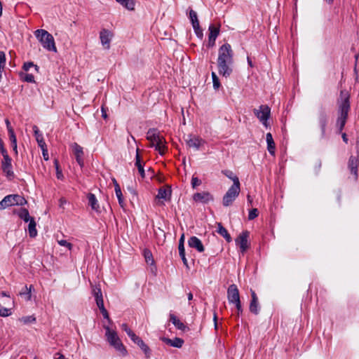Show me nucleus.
<instances>
[{
    "instance_id": "f257e3e1",
    "label": "nucleus",
    "mask_w": 359,
    "mask_h": 359,
    "mask_svg": "<svg viewBox=\"0 0 359 359\" xmlns=\"http://www.w3.org/2000/svg\"><path fill=\"white\" fill-rule=\"evenodd\" d=\"M337 118L336 126L341 133L346 125L348 119V112L351 109L350 95L346 90L340 91L339 97L337 100Z\"/></svg>"
},
{
    "instance_id": "f03ea898",
    "label": "nucleus",
    "mask_w": 359,
    "mask_h": 359,
    "mask_svg": "<svg viewBox=\"0 0 359 359\" xmlns=\"http://www.w3.org/2000/svg\"><path fill=\"white\" fill-rule=\"evenodd\" d=\"M104 329L106 330L105 335L109 344L117 351L120 352L122 355H126L128 353L127 350L118 337L117 333L111 330L108 326H104Z\"/></svg>"
},
{
    "instance_id": "7ed1b4c3",
    "label": "nucleus",
    "mask_w": 359,
    "mask_h": 359,
    "mask_svg": "<svg viewBox=\"0 0 359 359\" xmlns=\"http://www.w3.org/2000/svg\"><path fill=\"white\" fill-rule=\"evenodd\" d=\"M27 203L25 198L18 194H11L5 196L0 201V210H4L13 205H23Z\"/></svg>"
},
{
    "instance_id": "20e7f679",
    "label": "nucleus",
    "mask_w": 359,
    "mask_h": 359,
    "mask_svg": "<svg viewBox=\"0 0 359 359\" xmlns=\"http://www.w3.org/2000/svg\"><path fill=\"white\" fill-rule=\"evenodd\" d=\"M240 191L241 186H238L236 183L232 184L223 196L222 205L224 207L230 206L238 196Z\"/></svg>"
},
{
    "instance_id": "39448f33",
    "label": "nucleus",
    "mask_w": 359,
    "mask_h": 359,
    "mask_svg": "<svg viewBox=\"0 0 359 359\" xmlns=\"http://www.w3.org/2000/svg\"><path fill=\"white\" fill-rule=\"evenodd\" d=\"M253 112L264 126H269L268 121L271 116V109L268 105L262 104L258 109H254Z\"/></svg>"
},
{
    "instance_id": "423d86ee",
    "label": "nucleus",
    "mask_w": 359,
    "mask_h": 359,
    "mask_svg": "<svg viewBox=\"0 0 359 359\" xmlns=\"http://www.w3.org/2000/svg\"><path fill=\"white\" fill-rule=\"evenodd\" d=\"M328 120L329 116L326 109L323 106H321L318 112V123L321 130V138H324L325 137Z\"/></svg>"
},
{
    "instance_id": "0eeeda50",
    "label": "nucleus",
    "mask_w": 359,
    "mask_h": 359,
    "mask_svg": "<svg viewBox=\"0 0 359 359\" xmlns=\"http://www.w3.org/2000/svg\"><path fill=\"white\" fill-rule=\"evenodd\" d=\"M233 53L229 43H224L219 48L217 61H233Z\"/></svg>"
},
{
    "instance_id": "6e6552de",
    "label": "nucleus",
    "mask_w": 359,
    "mask_h": 359,
    "mask_svg": "<svg viewBox=\"0 0 359 359\" xmlns=\"http://www.w3.org/2000/svg\"><path fill=\"white\" fill-rule=\"evenodd\" d=\"M31 67H34V70L38 72L39 67L37 65H35L32 62H27L24 63L22 69L25 72H21L20 73V76L21 79L23 81L28 82V83H34V75L32 74H29L27 72L29 70Z\"/></svg>"
},
{
    "instance_id": "1a4fd4ad",
    "label": "nucleus",
    "mask_w": 359,
    "mask_h": 359,
    "mask_svg": "<svg viewBox=\"0 0 359 359\" xmlns=\"http://www.w3.org/2000/svg\"><path fill=\"white\" fill-rule=\"evenodd\" d=\"M233 61H217L218 73L226 78L229 77L233 72Z\"/></svg>"
},
{
    "instance_id": "9d476101",
    "label": "nucleus",
    "mask_w": 359,
    "mask_h": 359,
    "mask_svg": "<svg viewBox=\"0 0 359 359\" xmlns=\"http://www.w3.org/2000/svg\"><path fill=\"white\" fill-rule=\"evenodd\" d=\"M250 233L248 231H244L239 234L236 238L235 243L239 247L241 252L243 254L248 249V237Z\"/></svg>"
},
{
    "instance_id": "9b49d317",
    "label": "nucleus",
    "mask_w": 359,
    "mask_h": 359,
    "mask_svg": "<svg viewBox=\"0 0 359 359\" xmlns=\"http://www.w3.org/2000/svg\"><path fill=\"white\" fill-rule=\"evenodd\" d=\"M113 37V33L107 29H102L100 32V42L104 49L110 48V42Z\"/></svg>"
},
{
    "instance_id": "f8f14e48",
    "label": "nucleus",
    "mask_w": 359,
    "mask_h": 359,
    "mask_svg": "<svg viewBox=\"0 0 359 359\" xmlns=\"http://www.w3.org/2000/svg\"><path fill=\"white\" fill-rule=\"evenodd\" d=\"M227 299L229 304H235L240 302V294L237 286L235 284H231L227 289Z\"/></svg>"
},
{
    "instance_id": "ddd939ff",
    "label": "nucleus",
    "mask_w": 359,
    "mask_h": 359,
    "mask_svg": "<svg viewBox=\"0 0 359 359\" xmlns=\"http://www.w3.org/2000/svg\"><path fill=\"white\" fill-rule=\"evenodd\" d=\"M164 137L161 135L156 128H149L147 133V139L151 142V147H153L158 142L161 141Z\"/></svg>"
},
{
    "instance_id": "4468645a",
    "label": "nucleus",
    "mask_w": 359,
    "mask_h": 359,
    "mask_svg": "<svg viewBox=\"0 0 359 359\" xmlns=\"http://www.w3.org/2000/svg\"><path fill=\"white\" fill-rule=\"evenodd\" d=\"M193 200L201 203H208L214 201L213 196L208 191L196 193L193 196Z\"/></svg>"
},
{
    "instance_id": "2eb2a0df",
    "label": "nucleus",
    "mask_w": 359,
    "mask_h": 359,
    "mask_svg": "<svg viewBox=\"0 0 359 359\" xmlns=\"http://www.w3.org/2000/svg\"><path fill=\"white\" fill-rule=\"evenodd\" d=\"M11 161L12 159L11 158H6V159H4L1 162V168L3 172L5 173L6 177L9 180H13L15 177V174L12 169Z\"/></svg>"
},
{
    "instance_id": "dca6fc26",
    "label": "nucleus",
    "mask_w": 359,
    "mask_h": 359,
    "mask_svg": "<svg viewBox=\"0 0 359 359\" xmlns=\"http://www.w3.org/2000/svg\"><path fill=\"white\" fill-rule=\"evenodd\" d=\"M358 159L353 156H351L348 161V168L351 175L354 177V181L358 180Z\"/></svg>"
},
{
    "instance_id": "f3484780",
    "label": "nucleus",
    "mask_w": 359,
    "mask_h": 359,
    "mask_svg": "<svg viewBox=\"0 0 359 359\" xmlns=\"http://www.w3.org/2000/svg\"><path fill=\"white\" fill-rule=\"evenodd\" d=\"M32 130L36 141L41 149L42 155L45 158V142L43 141V133L35 125L32 126Z\"/></svg>"
},
{
    "instance_id": "a211bd4d",
    "label": "nucleus",
    "mask_w": 359,
    "mask_h": 359,
    "mask_svg": "<svg viewBox=\"0 0 359 359\" xmlns=\"http://www.w3.org/2000/svg\"><path fill=\"white\" fill-rule=\"evenodd\" d=\"M186 142L189 147L194 148L196 150H198L205 144V141L202 138L191 135H188Z\"/></svg>"
},
{
    "instance_id": "6ab92c4d",
    "label": "nucleus",
    "mask_w": 359,
    "mask_h": 359,
    "mask_svg": "<svg viewBox=\"0 0 359 359\" xmlns=\"http://www.w3.org/2000/svg\"><path fill=\"white\" fill-rule=\"evenodd\" d=\"M72 147L73 153L75 156L76 162L81 168L83 167L84 161L83 159V148L76 142L72 144Z\"/></svg>"
},
{
    "instance_id": "aec40b11",
    "label": "nucleus",
    "mask_w": 359,
    "mask_h": 359,
    "mask_svg": "<svg viewBox=\"0 0 359 359\" xmlns=\"http://www.w3.org/2000/svg\"><path fill=\"white\" fill-rule=\"evenodd\" d=\"M188 244L190 248H195L199 252H203L205 250L201 241L196 236L190 237L188 240Z\"/></svg>"
},
{
    "instance_id": "412c9836",
    "label": "nucleus",
    "mask_w": 359,
    "mask_h": 359,
    "mask_svg": "<svg viewBox=\"0 0 359 359\" xmlns=\"http://www.w3.org/2000/svg\"><path fill=\"white\" fill-rule=\"evenodd\" d=\"M134 343H135L145 353L147 357H149L150 355V348L149 346L143 341V340L134 334L133 337L130 338Z\"/></svg>"
},
{
    "instance_id": "4be33fe9",
    "label": "nucleus",
    "mask_w": 359,
    "mask_h": 359,
    "mask_svg": "<svg viewBox=\"0 0 359 359\" xmlns=\"http://www.w3.org/2000/svg\"><path fill=\"white\" fill-rule=\"evenodd\" d=\"M249 309L251 313H252L255 315L258 314L259 311L258 298L257 297L255 292L252 290H251V301L250 303Z\"/></svg>"
},
{
    "instance_id": "5701e85b",
    "label": "nucleus",
    "mask_w": 359,
    "mask_h": 359,
    "mask_svg": "<svg viewBox=\"0 0 359 359\" xmlns=\"http://www.w3.org/2000/svg\"><path fill=\"white\" fill-rule=\"evenodd\" d=\"M162 341L166 344L175 348H181L184 344V340L179 337H175L172 339L164 337L162 339Z\"/></svg>"
},
{
    "instance_id": "b1692460",
    "label": "nucleus",
    "mask_w": 359,
    "mask_h": 359,
    "mask_svg": "<svg viewBox=\"0 0 359 359\" xmlns=\"http://www.w3.org/2000/svg\"><path fill=\"white\" fill-rule=\"evenodd\" d=\"M184 234L182 235L181 238H180V241H179V246H178V250H179V254H180V256L183 262V264L187 266L188 267V262H187V259L186 258V256H185V250H184Z\"/></svg>"
},
{
    "instance_id": "393cba45",
    "label": "nucleus",
    "mask_w": 359,
    "mask_h": 359,
    "mask_svg": "<svg viewBox=\"0 0 359 359\" xmlns=\"http://www.w3.org/2000/svg\"><path fill=\"white\" fill-rule=\"evenodd\" d=\"M46 50L57 53L55 42L52 34L46 31Z\"/></svg>"
},
{
    "instance_id": "a878e982",
    "label": "nucleus",
    "mask_w": 359,
    "mask_h": 359,
    "mask_svg": "<svg viewBox=\"0 0 359 359\" xmlns=\"http://www.w3.org/2000/svg\"><path fill=\"white\" fill-rule=\"evenodd\" d=\"M144 163L141 160V157L139 154V149H137L136 156H135V165L137 168L139 173L140 174L142 178L145 177V171L144 169Z\"/></svg>"
},
{
    "instance_id": "bb28decb",
    "label": "nucleus",
    "mask_w": 359,
    "mask_h": 359,
    "mask_svg": "<svg viewBox=\"0 0 359 359\" xmlns=\"http://www.w3.org/2000/svg\"><path fill=\"white\" fill-rule=\"evenodd\" d=\"M170 321L175 325V327L182 331H185L187 327L181 322L173 313H170Z\"/></svg>"
},
{
    "instance_id": "cd10ccee",
    "label": "nucleus",
    "mask_w": 359,
    "mask_h": 359,
    "mask_svg": "<svg viewBox=\"0 0 359 359\" xmlns=\"http://www.w3.org/2000/svg\"><path fill=\"white\" fill-rule=\"evenodd\" d=\"M266 140L267 143V149L271 155L275 154L276 145L272 135L270 133H266Z\"/></svg>"
},
{
    "instance_id": "c85d7f7f",
    "label": "nucleus",
    "mask_w": 359,
    "mask_h": 359,
    "mask_svg": "<svg viewBox=\"0 0 359 359\" xmlns=\"http://www.w3.org/2000/svg\"><path fill=\"white\" fill-rule=\"evenodd\" d=\"M87 198L88 200V205L91 207V208L95 211H98L100 209V205L95 195L94 194L89 193L87 195Z\"/></svg>"
},
{
    "instance_id": "c756f323",
    "label": "nucleus",
    "mask_w": 359,
    "mask_h": 359,
    "mask_svg": "<svg viewBox=\"0 0 359 359\" xmlns=\"http://www.w3.org/2000/svg\"><path fill=\"white\" fill-rule=\"evenodd\" d=\"M217 232L223 238H225L226 242L230 243L232 241V238L230 234L228 233L227 230L222 226L221 223H218L217 224Z\"/></svg>"
},
{
    "instance_id": "7c9ffc66",
    "label": "nucleus",
    "mask_w": 359,
    "mask_h": 359,
    "mask_svg": "<svg viewBox=\"0 0 359 359\" xmlns=\"http://www.w3.org/2000/svg\"><path fill=\"white\" fill-rule=\"evenodd\" d=\"M208 36L217 39L219 34L220 24H218L217 26L213 24H210L208 27Z\"/></svg>"
},
{
    "instance_id": "2f4dec72",
    "label": "nucleus",
    "mask_w": 359,
    "mask_h": 359,
    "mask_svg": "<svg viewBox=\"0 0 359 359\" xmlns=\"http://www.w3.org/2000/svg\"><path fill=\"white\" fill-rule=\"evenodd\" d=\"M114 182L115 193H116V196L118 198V203L121 207H123L124 200H123L121 187L118 185V184L117 183V182L116 181V180H114Z\"/></svg>"
},
{
    "instance_id": "473e14b6",
    "label": "nucleus",
    "mask_w": 359,
    "mask_h": 359,
    "mask_svg": "<svg viewBox=\"0 0 359 359\" xmlns=\"http://www.w3.org/2000/svg\"><path fill=\"white\" fill-rule=\"evenodd\" d=\"M222 173L229 179L233 181V184H235L236 183L238 186H241L238 177L234 175L233 171L230 170H222Z\"/></svg>"
},
{
    "instance_id": "72a5a7b5",
    "label": "nucleus",
    "mask_w": 359,
    "mask_h": 359,
    "mask_svg": "<svg viewBox=\"0 0 359 359\" xmlns=\"http://www.w3.org/2000/svg\"><path fill=\"white\" fill-rule=\"evenodd\" d=\"M171 196V189H165L160 188L158 191L157 198L160 199H164L165 201L170 200Z\"/></svg>"
},
{
    "instance_id": "f704fd0d",
    "label": "nucleus",
    "mask_w": 359,
    "mask_h": 359,
    "mask_svg": "<svg viewBox=\"0 0 359 359\" xmlns=\"http://www.w3.org/2000/svg\"><path fill=\"white\" fill-rule=\"evenodd\" d=\"M153 147L155 148L156 151H158L160 155H163L167 150L165 139L163 138L161 141L158 142Z\"/></svg>"
},
{
    "instance_id": "c9c22d12",
    "label": "nucleus",
    "mask_w": 359,
    "mask_h": 359,
    "mask_svg": "<svg viewBox=\"0 0 359 359\" xmlns=\"http://www.w3.org/2000/svg\"><path fill=\"white\" fill-rule=\"evenodd\" d=\"M32 288V285H30L29 287H28L27 285H25L22 290L20 292L19 294L20 297L24 298L26 301L31 299V290Z\"/></svg>"
},
{
    "instance_id": "e433bc0d",
    "label": "nucleus",
    "mask_w": 359,
    "mask_h": 359,
    "mask_svg": "<svg viewBox=\"0 0 359 359\" xmlns=\"http://www.w3.org/2000/svg\"><path fill=\"white\" fill-rule=\"evenodd\" d=\"M116 1L129 11L135 9V1L133 0H116Z\"/></svg>"
},
{
    "instance_id": "4c0bfd02",
    "label": "nucleus",
    "mask_w": 359,
    "mask_h": 359,
    "mask_svg": "<svg viewBox=\"0 0 359 359\" xmlns=\"http://www.w3.org/2000/svg\"><path fill=\"white\" fill-rule=\"evenodd\" d=\"M28 232L30 237L34 238L36 236V223L34 218H32L28 225Z\"/></svg>"
},
{
    "instance_id": "58836bf2",
    "label": "nucleus",
    "mask_w": 359,
    "mask_h": 359,
    "mask_svg": "<svg viewBox=\"0 0 359 359\" xmlns=\"http://www.w3.org/2000/svg\"><path fill=\"white\" fill-rule=\"evenodd\" d=\"M18 216L25 222L30 221L32 218L29 216V211L26 208H21L18 212Z\"/></svg>"
},
{
    "instance_id": "ea45409f",
    "label": "nucleus",
    "mask_w": 359,
    "mask_h": 359,
    "mask_svg": "<svg viewBox=\"0 0 359 359\" xmlns=\"http://www.w3.org/2000/svg\"><path fill=\"white\" fill-rule=\"evenodd\" d=\"M54 166L56 171V177L58 180H62L64 179V175L62 174V170L59 165L58 161L55 158L54 159Z\"/></svg>"
},
{
    "instance_id": "a19ab883",
    "label": "nucleus",
    "mask_w": 359,
    "mask_h": 359,
    "mask_svg": "<svg viewBox=\"0 0 359 359\" xmlns=\"http://www.w3.org/2000/svg\"><path fill=\"white\" fill-rule=\"evenodd\" d=\"M144 256L146 262L148 264L154 265V260L153 259V255L149 250H144Z\"/></svg>"
},
{
    "instance_id": "79ce46f5",
    "label": "nucleus",
    "mask_w": 359,
    "mask_h": 359,
    "mask_svg": "<svg viewBox=\"0 0 359 359\" xmlns=\"http://www.w3.org/2000/svg\"><path fill=\"white\" fill-rule=\"evenodd\" d=\"M189 17L191 20L192 27L194 25H199V21L198 20L197 13L194 10L191 9L189 11Z\"/></svg>"
},
{
    "instance_id": "37998d69",
    "label": "nucleus",
    "mask_w": 359,
    "mask_h": 359,
    "mask_svg": "<svg viewBox=\"0 0 359 359\" xmlns=\"http://www.w3.org/2000/svg\"><path fill=\"white\" fill-rule=\"evenodd\" d=\"M35 36L36 37L41 41L43 46L45 48V29H38L35 32Z\"/></svg>"
},
{
    "instance_id": "c03bdc74",
    "label": "nucleus",
    "mask_w": 359,
    "mask_h": 359,
    "mask_svg": "<svg viewBox=\"0 0 359 359\" xmlns=\"http://www.w3.org/2000/svg\"><path fill=\"white\" fill-rule=\"evenodd\" d=\"M212 79V83H213V88L217 90L220 86V82L218 76H217L216 73L212 72L211 74Z\"/></svg>"
},
{
    "instance_id": "a18cd8bd",
    "label": "nucleus",
    "mask_w": 359,
    "mask_h": 359,
    "mask_svg": "<svg viewBox=\"0 0 359 359\" xmlns=\"http://www.w3.org/2000/svg\"><path fill=\"white\" fill-rule=\"evenodd\" d=\"M193 29L196 36L201 40H202L203 38V29L200 27V25L193 26Z\"/></svg>"
},
{
    "instance_id": "49530a36",
    "label": "nucleus",
    "mask_w": 359,
    "mask_h": 359,
    "mask_svg": "<svg viewBox=\"0 0 359 359\" xmlns=\"http://www.w3.org/2000/svg\"><path fill=\"white\" fill-rule=\"evenodd\" d=\"M36 318L33 316H23L20 318V321L24 324H28L35 322Z\"/></svg>"
},
{
    "instance_id": "de8ad7c7",
    "label": "nucleus",
    "mask_w": 359,
    "mask_h": 359,
    "mask_svg": "<svg viewBox=\"0 0 359 359\" xmlns=\"http://www.w3.org/2000/svg\"><path fill=\"white\" fill-rule=\"evenodd\" d=\"M259 215L258 210L257 208H252L249 211L248 214V219L252 220L255 219Z\"/></svg>"
},
{
    "instance_id": "09e8293b",
    "label": "nucleus",
    "mask_w": 359,
    "mask_h": 359,
    "mask_svg": "<svg viewBox=\"0 0 359 359\" xmlns=\"http://www.w3.org/2000/svg\"><path fill=\"white\" fill-rule=\"evenodd\" d=\"M11 314L10 309L3 307L0 305V316L7 317Z\"/></svg>"
},
{
    "instance_id": "8fccbe9b",
    "label": "nucleus",
    "mask_w": 359,
    "mask_h": 359,
    "mask_svg": "<svg viewBox=\"0 0 359 359\" xmlns=\"http://www.w3.org/2000/svg\"><path fill=\"white\" fill-rule=\"evenodd\" d=\"M6 66V55L4 52L0 51V69H4Z\"/></svg>"
},
{
    "instance_id": "3c124183",
    "label": "nucleus",
    "mask_w": 359,
    "mask_h": 359,
    "mask_svg": "<svg viewBox=\"0 0 359 359\" xmlns=\"http://www.w3.org/2000/svg\"><path fill=\"white\" fill-rule=\"evenodd\" d=\"M93 294H94V297L95 298V300L96 299H103L102 297V291H101V289L100 288H95L93 290Z\"/></svg>"
},
{
    "instance_id": "603ef678",
    "label": "nucleus",
    "mask_w": 359,
    "mask_h": 359,
    "mask_svg": "<svg viewBox=\"0 0 359 359\" xmlns=\"http://www.w3.org/2000/svg\"><path fill=\"white\" fill-rule=\"evenodd\" d=\"M122 329L126 332L130 338L134 336L135 333L128 327L126 324L124 323L122 325Z\"/></svg>"
},
{
    "instance_id": "864d4df0",
    "label": "nucleus",
    "mask_w": 359,
    "mask_h": 359,
    "mask_svg": "<svg viewBox=\"0 0 359 359\" xmlns=\"http://www.w3.org/2000/svg\"><path fill=\"white\" fill-rule=\"evenodd\" d=\"M8 133H9V136H10V140H11V144L13 143L14 142H17L16 137H15V135L14 133V130L12 128V127H8Z\"/></svg>"
},
{
    "instance_id": "5fc2aeb1",
    "label": "nucleus",
    "mask_w": 359,
    "mask_h": 359,
    "mask_svg": "<svg viewBox=\"0 0 359 359\" xmlns=\"http://www.w3.org/2000/svg\"><path fill=\"white\" fill-rule=\"evenodd\" d=\"M201 184V181L196 177H192L191 179V185L192 187L194 189L196 187L199 186Z\"/></svg>"
},
{
    "instance_id": "6e6d98bb",
    "label": "nucleus",
    "mask_w": 359,
    "mask_h": 359,
    "mask_svg": "<svg viewBox=\"0 0 359 359\" xmlns=\"http://www.w3.org/2000/svg\"><path fill=\"white\" fill-rule=\"evenodd\" d=\"M57 242L61 246L67 247L69 250H71L72 248V244L67 242L66 240H60Z\"/></svg>"
},
{
    "instance_id": "4d7b16f0",
    "label": "nucleus",
    "mask_w": 359,
    "mask_h": 359,
    "mask_svg": "<svg viewBox=\"0 0 359 359\" xmlns=\"http://www.w3.org/2000/svg\"><path fill=\"white\" fill-rule=\"evenodd\" d=\"M233 304L235 305V306L236 308L237 315L238 316L241 315L243 313V309L241 301L238 302H236V303H235Z\"/></svg>"
},
{
    "instance_id": "13d9d810",
    "label": "nucleus",
    "mask_w": 359,
    "mask_h": 359,
    "mask_svg": "<svg viewBox=\"0 0 359 359\" xmlns=\"http://www.w3.org/2000/svg\"><path fill=\"white\" fill-rule=\"evenodd\" d=\"M215 41L216 38H212L210 36H208V47H213L215 45Z\"/></svg>"
},
{
    "instance_id": "bf43d9fd",
    "label": "nucleus",
    "mask_w": 359,
    "mask_h": 359,
    "mask_svg": "<svg viewBox=\"0 0 359 359\" xmlns=\"http://www.w3.org/2000/svg\"><path fill=\"white\" fill-rule=\"evenodd\" d=\"M100 312L102 313L104 318L105 319H109V313L105 308L100 309Z\"/></svg>"
},
{
    "instance_id": "052dcab7",
    "label": "nucleus",
    "mask_w": 359,
    "mask_h": 359,
    "mask_svg": "<svg viewBox=\"0 0 359 359\" xmlns=\"http://www.w3.org/2000/svg\"><path fill=\"white\" fill-rule=\"evenodd\" d=\"M0 151L4 157V159H6V158H10L4 147L0 148Z\"/></svg>"
},
{
    "instance_id": "680f3d73",
    "label": "nucleus",
    "mask_w": 359,
    "mask_h": 359,
    "mask_svg": "<svg viewBox=\"0 0 359 359\" xmlns=\"http://www.w3.org/2000/svg\"><path fill=\"white\" fill-rule=\"evenodd\" d=\"M0 151L4 157V159H6V158H10L4 147L0 148Z\"/></svg>"
},
{
    "instance_id": "e2e57ef3",
    "label": "nucleus",
    "mask_w": 359,
    "mask_h": 359,
    "mask_svg": "<svg viewBox=\"0 0 359 359\" xmlns=\"http://www.w3.org/2000/svg\"><path fill=\"white\" fill-rule=\"evenodd\" d=\"M95 302H96V304H97V307L99 308V309L104 308L103 299H96Z\"/></svg>"
},
{
    "instance_id": "0e129e2a",
    "label": "nucleus",
    "mask_w": 359,
    "mask_h": 359,
    "mask_svg": "<svg viewBox=\"0 0 359 359\" xmlns=\"http://www.w3.org/2000/svg\"><path fill=\"white\" fill-rule=\"evenodd\" d=\"M54 359H68L64 355L57 353L55 355Z\"/></svg>"
},
{
    "instance_id": "69168bd1",
    "label": "nucleus",
    "mask_w": 359,
    "mask_h": 359,
    "mask_svg": "<svg viewBox=\"0 0 359 359\" xmlns=\"http://www.w3.org/2000/svg\"><path fill=\"white\" fill-rule=\"evenodd\" d=\"M342 139H343V141L345 142V143H347L348 142V138H347V135L346 133H342Z\"/></svg>"
},
{
    "instance_id": "338daca9",
    "label": "nucleus",
    "mask_w": 359,
    "mask_h": 359,
    "mask_svg": "<svg viewBox=\"0 0 359 359\" xmlns=\"http://www.w3.org/2000/svg\"><path fill=\"white\" fill-rule=\"evenodd\" d=\"M102 116L104 118H107V113H106V111L104 110V107H102Z\"/></svg>"
},
{
    "instance_id": "774afa93",
    "label": "nucleus",
    "mask_w": 359,
    "mask_h": 359,
    "mask_svg": "<svg viewBox=\"0 0 359 359\" xmlns=\"http://www.w3.org/2000/svg\"><path fill=\"white\" fill-rule=\"evenodd\" d=\"M247 61H248V65H249L250 67H253L252 62V60L250 59V57H247Z\"/></svg>"
}]
</instances>
